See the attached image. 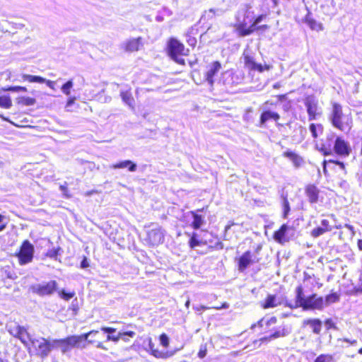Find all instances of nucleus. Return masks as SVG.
I'll return each mask as SVG.
<instances>
[{"mask_svg": "<svg viewBox=\"0 0 362 362\" xmlns=\"http://www.w3.org/2000/svg\"><path fill=\"white\" fill-rule=\"evenodd\" d=\"M216 14L215 8H209L205 11L201 16L197 23L192 25L185 33L186 42L192 49L195 48L197 44V37L199 35L201 39L202 36L212 28V20Z\"/></svg>", "mask_w": 362, "mask_h": 362, "instance_id": "1", "label": "nucleus"}, {"mask_svg": "<svg viewBox=\"0 0 362 362\" xmlns=\"http://www.w3.org/2000/svg\"><path fill=\"white\" fill-rule=\"evenodd\" d=\"M235 18L234 28L238 36H248L257 31V28H255L253 23L255 11L250 4H245L243 8L238 11Z\"/></svg>", "mask_w": 362, "mask_h": 362, "instance_id": "2", "label": "nucleus"}, {"mask_svg": "<svg viewBox=\"0 0 362 362\" xmlns=\"http://www.w3.org/2000/svg\"><path fill=\"white\" fill-rule=\"evenodd\" d=\"M99 334L98 330L93 329L87 333L81 335H71L64 339H55L54 343L56 349L60 347L62 353H66L74 347L79 346L80 344L83 340H87L90 344H96V346L99 349L107 350V348L103 345L101 341H98L95 339L88 340V337L91 335L96 336Z\"/></svg>", "mask_w": 362, "mask_h": 362, "instance_id": "3", "label": "nucleus"}, {"mask_svg": "<svg viewBox=\"0 0 362 362\" xmlns=\"http://www.w3.org/2000/svg\"><path fill=\"white\" fill-rule=\"evenodd\" d=\"M329 119L333 127L343 132H350L353 127L351 113L344 112L343 106L337 102L332 103Z\"/></svg>", "mask_w": 362, "mask_h": 362, "instance_id": "4", "label": "nucleus"}, {"mask_svg": "<svg viewBox=\"0 0 362 362\" xmlns=\"http://www.w3.org/2000/svg\"><path fill=\"white\" fill-rule=\"evenodd\" d=\"M277 322V318L276 317H272L269 320L264 322V318L260 319L256 323L253 324L251 326V328L253 329L256 327H259L260 328L264 327L265 325V332H271V334L267 336L260 339L262 341H270L272 339H278L281 337H284L289 334L291 332V329L284 324H282L274 328L272 326L276 325Z\"/></svg>", "mask_w": 362, "mask_h": 362, "instance_id": "5", "label": "nucleus"}, {"mask_svg": "<svg viewBox=\"0 0 362 362\" xmlns=\"http://www.w3.org/2000/svg\"><path fill=\"white\" fill-rule=\"evenodd\" d=\"M165 52L169 58L176 64L185 66L186 62L183 57L188 56L189 50L180 40L175 37H170L166 43Z\"/></svg>", "mask_w": 362, "mask_h": 362, "instance_id": "6", "label": "nucleus"}, {"mask_svg": "<svg viewBox=\"0 0 362 362\" xmlns=\"http://www.w3.org/2000/svg\"><path fill=\"white\" fill-rule=\"evenodd\" d=\"M30 342V346H27L28 352L33 353L40 358H47L49 353L56 349L54 339L49 340L45 337H40L38 339H32Z\"/></svg>", "mask_w": 362, "mask_h": 362, "instance_id": "7", "label": "nucleus"}, {"mask_svg": "<svg viewBox=\"0 0 362 362\" xmlns=\"http://www.w3.org/2000/svg\"><path fill=\"white\" fill-rule=\"evenodd\" d=\"M15 256L18 257L20 265L31 262L34 256V246L28 240H23Z\"/></svg>", "mask_w": 362, "mask_h": 362, "instance_id": "8", "label": "nucleus"}, {"mask_svg": "<svg viewBox=\"0 0 362 362\" xmlns=\"http://www.w3.org/2000/svg\"><path fill=\"white\" fill-rule=\"evenodd\" d=\"M308 119L315 120L322 115L321 108L318 105V101L313 95H308L304 100Z\"/></svg>", "mask_w": 362, "mask_h": 362, "instance_id": "9", "label": "nucleus"}, {"mask_svg": "<svg viewBox=\"0 0 362 362\" xmlns=\"http://www.w3.org/2000/svg\"><path fill=\"white\" fill-rule=\"evenodd\" d=\"M8 331L13 337L18 339L24 346H28L29 345L28 342L32 339H30V335L25 327L18 325L15 327H9Z\"/></svg>", "mask_w": 362, "mask_h": 362, "instance_id": "10", "label": "nucleus"}, {"mask_svg": "<svg viewBox=\"0 0 362 362\" xmlns=\"http://www.w3.org/2000/svg\"><path fill=\"white\" fill-rule=\"evenodd\" d=\"M57 289V283L54 280L49 281L44 284H37L32 286L33 292L41 296L51 295Z\"/></svg>", "mask_w": 362, "mask_h": 362, "instance_id": "11", "label": "nucleus"}, {"mask_svg": "<svg viewBox=\"0 0 362 362\" xmlns=\"http://www.w3.org/2000/svg\"><path fill=\"white\" fill-rule=\"evenodd\" d=\"M259 258L252 259L251 251L247 250L236 259L238 270L240 272H245L250 264L259 262Z\"/></svg>", "mask_w": 362, "mask_h": 362, "instance_id": "12", "label": "nucleus"}, {"mask_svg": "<svg viewBox=\"0 0 362 362\" xmlns=\"http://www.w3.org/2000/svg\"><path fill=\"white\" fill-rule=\"evenodd\" d=\"M351 153L349 143L341 136H336L333 146V154L341 157H347Z\"/></svg>", "mask_w": 362, "mask_h": 362, "instance_id": "13", "label": "nucleus"}, {"mask_svg": "<svg viewBox=\"0 0 362 362\" xmlns=\"http://www.w3.org/2000/svg\"><path fill=\"white\" fill-rule=\"evenodd\" d=\"M324 308V298L322 296H317L316 293H313L306 298V301L303 304V310H322Z\"/></svg>", "mask_w": 362, "mask_h": 362, "instance_id": "14", "label": "nucleus"}, {"mask_svg": "<svg viewBox=\"0 0 362 362\" xmlns=\"http://www.w3.org/2000/svg\"><path fill=\"white\" fill-rule=\"evenodd\" d=\"M245 66L250 71H257L262 73L264 71H269L272 69L269 64L262 65L255 62L254 58L249 54H244L243 56Z\"/></svg>", "mask_w": 362, "mask_h": 362, "instance_id": "15", "label": "nucleus"}, {"mask_svg": "<svg viewBox=\"0 0 362 362\" xmlns=\"http://www.w3.org/2000/svg\"><path fill=\"white\" fill-rule=\"evenodd\" d=\"M334 228H339L338 226H332L329 221L327 218L321 220V226H317L310 231V235L313 238H317L326 233L332 231Z\"/></svg>", "mask_w": 362, "mask_h": 362, "instance_id": "16", "label": "nucleus"}, {"mask_svg": "<svg viewBox=\"0 0 362 362\" xmlns=\"http://www.w3.org/2000/svg\"><path fill=\"white\" fill-rule=\"evenodd\" d=\"M163 240V233L159 228L151 229L147 233L146 241L150 246H157L161 244Z\"/></svg>", "mask_w": 362, "mask_h": 362, "instance_id": "17", "label": "nucleus"}, {"mask_svg": "<svg viewBox=\"0 0 362 362\" xmlns=\"http://www.w3.org/2000/svg\"><path fill=\"white\" fill-rule=\"evenodd\" d=\"M280 119L281 116L277 112L272 111L269 109L263 110L259 116V126H264L265 124L269 120H273L277 123Z\"/></svg>", "mask_w": 362, "mask_h": 362, "instance_id": "18", "label": "nucleus"}, {"mask_svg": "<svg viewBox=\"0 0 362 362\" xmlns=\"http://www.w3.org/2000/svg\"><path fill=\"white\" fill-rule=\"evenodd\" d=\"M335 138L336 136L334 134H328L327 135L325 141L321 144L319 151L324 156L333 155V146L334 145Z\"/></svg>", "mask_w": 362, "mask_h": 362, "instance_id": "19", "label": "nucleus"}, {"mask_svg": "<svg viewBox=\"0 0 362 362\" xmlns=\"http://www.w3.org/2000/svg\"><path fill=\"white\" fill-rule=\"evenodd\" d=\"M320 191L315 184H308L305 187V194L310 204L318 202Z\"/></svg>", "mask_w": 362, "mask_h": 362, "instance_id": "20", "label": "nucleus"}, {"mask_svg": "<svg viewBox=\"0 0 362 362\" xmlns=\"http://www.w3.org/2000/svg\"><path fill=\"white\" fill-rule=\"evenodd\" d=\"M143 45V39L141 37L136 38H130L127 40L122 45V48L125 52H134L140 49Z\"/></svg>", "mask_w": 362, "mask_h": 362, "instance_id": "21", "label": "nucleus"}, {"mask_svg": "<svg viewBox=\"0 0 362 362\" xmlns=\"http://www.w3.org/2000/svg\"><path fill=\"white\" fill-rule=\"evenodd\" d=\"M221 69V64L218 61H214L211 64L209 69L205 73V79L211 86L214 85V78Z\"/></svg>", "mask_w": 362, "mask_h": 362, "instance_id": "22", "label": "nucleus"}, {"mask_svg": "<svg viewBox=\"0 0 362 362\" xmlns=\"http://www.w3.org/2000/svg\"><path fill=\"white\" fill-rule=\"evenodd\" d=\"M282 156L288 158L296 168H300L304 164V158L291 150L284 151L282 153Z\"/></svg>", "mask_w": 362, "mask_h": 362, "instance_id": "23", "label": "nucleus"}, {"mask_svg": "<svg viewBox=\"0 0 362 362\" xmlns=\"http://www.w3.org/2000/svg\"><path fill=\"white\" fill-rule=\"evenodd\" d=\"M288 230V226L285 223L282 224L278 230L274 231L273 233L274 240L281 244L284 245L286 242H288L289 238L286 236V231Z\"/></svg>", "mask_w": 362, "mask_h": 362, "instance_id": "24", "label": "nucleus"}, {"mask_svg": "<svg viewBox=\"0 0 362 362\" xmlns=\"http://www.w3.org/2000/svg\"><path fill=\"white\" fill-rule=\"evenodd\" d=\"M203 210L204 208L199 209L197 211H190L189 212L193 218V221L191 223L190 226L194 230L199 229L201 226L204 223L203 216L198 214V212L203 211Z\"/></svg>", "mask_w": 362, "mask_h": 362, "instance_id": "25", "label": "nucleus"}, {"mask_svg": "<svg viewBox=\"0 0 362 362\" xmlns=\"http://www.w3.org/2000/svg\"><path fill=\"white\" fill-rule=\"evenodd\" d=\"M189 238L188 240V245L190 249L193 250L197 247L206 245V241L200 238L199 235L196 232H192L189 234Z\"/></svg>", "mask_w": 362, "mask_h": 362, "instance_id": "26", "label": "nucleus"}, {"mask_svg": "<svg viewBox=\"0 0 362 362\" xmlns=\"http://www.w3.org/2000/svg\"><path fill=\"white\" fill-rule=\"evenodd\" d=\"M303 325L304 326H310L312 328L313 332L319 334L322 329V322L320 319H306L303 320Z\"/></svg>", "mask_w": 362, "mask_h": 362, "instance_id": "27", "label": "nucleus"}, {"mask_svg": "<svg viewBox=\"0 0 362 362\" xmlns=\"http://www.w3.org/2000/svg\"><path fill=\"white\" fill-rule=\"evenodd\" d=\"M304 22L310 27V28L313 30L315 31H321L323 30V25L321 23L316 21L311 16L310 13H308L305 18Z\"/></svg>", "mask_w": 362, "mask_h": 362, "instance_id": "28", "label": "nucleus"}, {"mask_svg": "<svg viewBox=\"0 0 362 362\" xmlns=\"http://www.w3.org/2000/svg\"><path fill=\"white\" fill-rule=\"evenodd\" d=\"M281 303L276 300V298L275 295H268L264 301L260 303V306L263 309H269L272 308H275L280 305Z\"/></svg>", "mask_w": 362, "mask_h": 362, "instance_id": "29", "label": "nucleus"}, {"mask_svg": "<svg viewBox=\"0 0 362 362\" xmlns=\"http://www.w3.org/2000/svg\"><path fill=\"white\" fill-rule=\"evenodd\" d=\"M111 168L113 169L127 168L130 172H134L136 170V165L129 160H126L112 164Z\"/></svg>", "mask_w": 362, "mask_h": 362, "instance_id": "30", "label": "nucleus"}, {"mask_svg": "<svg viewBox=\"0 0 362 362\" xmlns=\"http://www.w3.org/2000/svg\"><path fill=\"white\" fill-rule=\"evenodd\" d=\"M330 164L338 165L340 168V169L342 170H345V165L343 162H341V161L337 160H332V159H330L328 160H325L322 163V165H323V173L325 176L329 175L328 167H329Z\"/></svg>", "mask_w": 362, "mask_h": 362, "instance_id": "31", "label": "nucleus"}, {"mask_svg": "<svg viewBox=\"0 0 362 362\" xmlns=\"http://www.w3.org/2000/svg\"><path fill=\"white\" fill-rule=\"evenodd\" d=\"M296 299H295V303L296 307H300L303 309V304L304 302L306 301V298H304L303 296V288L302 286H298L296 288Z\"/></svg>", "mask_w": 362, "mask_h": 362, "instance_id": "32", "label": "nucleus"}, {"mask_svg": "<svg viewBox=\"0 0 362 362\" xmlns=\"http://www.w3.org/2000/svg\"><path fill=\"white\" fill-rule=\"evenodd\" d=\"M16 100V103L21 106H31L36 103L35 98L29 96H18Z\"/></svg>", "mask_w": 362, "mask_h": 362, "instance_id": "33", "label": "nucleus"}, {"mask_svg": "<svg viewBox=\"0 0 362 362\" xmlns=\"http://www.w3.org/2000/svg\"><path fill=\"white\" fill-rule=\"evenodd\" d=\"M267 14L266 13H262L257 16H255L254 19V24L255 25V28H257V31H265L269 28V26L268 25H259L258 24L264 18H266Z\"/></svg>", "mask_w": 362, "mask_h": 362, "instance_id": "34", "label": "nucleus"}, {"mask_svg": "<svg viewBox=\"0 0 362 362\" xmlns=\"http://www.w3.org/2000/svg\"><path fill=\"white\" fill-rule=\"evenodd\" d=\"M309 130L312 134V136L314 139H317L319 135L322 134L324 130L323 126L321 124L311 123L309 125Z\"/></svg>", "mask_w": 362, "mask_h": 362, "instance_id": "35", "label": "nucleus"}, {"mask_svg": "<svg viewBox=\"0 0 362 362\" xmlns=\"http://www.w3.org/2000/svg\"><path fill=\"white\" fill-rule=\"evenodd\" d=\"M135 334H136V333L134 331L119 332V334L117 336H112L110 334L107 335L106 340L117 342L120 339V338H122L123 337L129 336L130 337H134L135 336Z\"/></svg>", "mask_w": 362, "mask_h": 362, "instance_id": "36", "label": "nucleus"}, {"mask_svg": "<svg viewBox=\"0 0 362 362\" xmlns=\"http://www.w3.org/2000/svg\"><path fill=\"white\" fill-rule=\"evenodd\" d=\"M281 198L283 208L282 217L286 219L288 218V214L290 213L291 206L288 199L287 198V194H282Z\"/></svg>", "mask_w": 362, "mask_h": 362, "instance_id": "37", "label": "nucleus"}, {"mask_svg": "<svg viewBox=\"0 0 362 362\" xmlns=\"http://www.w3.org/2000/svg\"><path fill=\"white\" fill-rule=\"evenodd\" d=\"M339 295L336 292L329 293L324 298V308L339 300Z\"/></svg>", "mask_w": 362, "mask_h": 362, "instance_id": "38", "label": "nucleus"}, {"mask_svg": "<svg viewBox=\"0 0 362 362\" xmlns=\"http://www.w3.org/2000/svg\"><path fill=\"white\" fill-rule=\"evenodd\" d=\"M22 78L24 81L29 83H42L45 81V78L40 76H33L30 74H23Z\"/></svg>", "mask_w": 362, "mask_h": 362, "instance_id": "39", "label": "nucleus"}, {"mask_svg": "<svg viewBox=\"0 0 362 362\" xmlns=\"http://www.w3.org/2000/svg\"><path fill=\"white\" fill-rule=\"evenodd\" d=\"M12 100L8 95H0V107L9 109L12 107Z\"/></svg>", "mask_w": 362, "mask_h": 362, "instance_id": "40", "label": "nucleus"}, {"mask_svg": "<svg viewBox=\"0 0 362 362\" xmlns=\"http://www.w3.org/2000/svg\"><path fill=\"white\" fill-rule=\"evenodd\" d=\"M122 100L129 106H132L134 103V98L129 90H124L120 93Z\"/></svg>", "mask_w": 362, "mask_h": 362, "instance_id": "41", "label": "nucleus"}, {"mask_svg": "<svg viewBox=\"0 0 362 362\" xmlns=\"http://www.w3.org/2000/svg\"><path fill=\"white\" fill-rule=\"evenodd\" d=\"M314 362H336V360L332 354H322L314 360Z\"/></svg>", "mask_w": 362, "mask_h": 362, "instance_id": "42", "label": "nucleus"}, {"mask_svg": "<svg viewBox=\"0 0 362 362\" xmlns=\"http://www.w3.org/2000/svg\"><path fill=\"white\" fill-rule=\"evenodd\" d=\"M59 296L66 300L69 301L70 299L73 298L76 296V292L74 291H66L64 289H62L58 292Z\"/></svg>", "mask_w": 362, "mask_h": 362, "instance_id": "43", "label": "nucleus"}, {"mask_svg": "<svg viewBox=\"0 0 362 362\" xmlns=\"http://www.w3.org/2000/svg\"><path fill=\"white\" fill-rule=\"evenodd\" d=\"M150 349L151 354L157 358H166L172 355V354H168L167 352L160 351L157 349H153L152 346H150Z\"/></svg>", "mask_w": 362, "mask_h": 362, "instance_id": "44", "label": "nucleus"}, {"mask_svg": "<svg viewBox=\"0 0 362 362\" xmlns=\"http://www.w3.org/2000/svg\"><path fill=\"white\" fill-rule=\"evenodd\" d=\"M59 250H60V247H57V248H54L52 250H49L45 254V257L56 259L57 257V256L59 255Z\"/></svg>", "mask_w": 362, "mask_h": 362, "instance_id": "45", "label": "nucleus"}, {"mask_svg": "<svg viewBox=\"0 0 362 362\" xmlns=\"http://www.w3.org/2000/svg\"><path fill=\"white\" fill-rule=\"evenodd\" d=\"M73 86V81L72 80H69L66 81L64 84L62 86V92L66 94V95H69L70 94V89Z\"/></svg>", "mask_w": 362, "mask_h": 362, "instance_id": "46", "label": "nucleus"}, {"mask_svg": "<svg viewBox=\"0 0 362 362\" xmlns=\"http://www.w3.org/2000/svg\"><path fill=\"white\" fill-rule=\"evenodd\" d=\"M6 91H11V92H27V88L25 86H9L6 88L4 89Z\"/></svg>", "mask_w": 362, "mask_h": 362, "instance_id": "47", "label": "nucleus"}, {"mask_svg": "<svg viewBox=\"0 0 362 362\" xmlns=\"http://www.w3.org/2000/svg\"><path fill=\"white\" fill-rule=\"evenodd\" d=\"M159 341H160V344L163 347L168 348L169 346V339L165 333H162L159 336Z\"/></svg>", "mask_w": 362, "mask_h": 362, "instance_id": "48", "label": "nucleus"}, {"mask_svg": "<svg viewBox=\"0 0 362 362\" xmlns=\"http://www.w3.org/2000/svg\"><path fill=\"white\" fill-rule=\"evenodd\" d=\"M275 98L277 99L278 102L283 103L285 101H287V105H288V109L291 106V101L288 100V93H284V94H279L275 96Z\"/></svg>", "mask_w": 362, "mask_h": 362, "instance_id": "49", "label": "nucleus"}, {"mask_svg": "<svg viewBox=\"0 0 362 362\" xmlns=\"http://www.w3.org/2000/svg\"><path fill=\"white\" fill-rule=\"evenodd\" d=\"M207 354V348L206 344H203L200 346V349L198 351L197 356L200 358H204Z\"/></svg>", "mask_w": 362, "mask_h": 362, "instance_id": "50", "label": "nucleus"}, {"mask_svg": "<svg viewBox=\"0 0 362 362\" xmlns=\"http://www.w3.org/2000/svg\"><path fill=\"white\" fill-rule=\"evenodd\" d=\"M59 189L63 192V194L66 198L71 197V194L69 192V189H68L66 183H65L64 185H61L59 186Z\"/></svg>", "mask_w": 362, "mask_h": 362, "instance_id": "51", "label": "nucleus"}, {"mask_svg": "<svg viewBox=\"0 0 362 362\" xmlns=\"http://www.w3.org/2000/svg\"><path fill=\"white\" fill-rule=\"evenodd\" d=\"M325 323L327 329H336L335 323L331 318L326 319Z\"/></svg>", "mask_w": 362, "mask_h": 362, "instance_id": "52", "label": "nucleus"}, {"mask_svg": "<svg viewBox=\"0 0 362 362\" xmlns=\"http://www.w3.org/2000/svg\"><path fill=\"white\" fill-rule=\"evenodd\" d=\"M210 249L222 250L223 248V244L221 240H218L214 245L209 246Z\"/></svg>", "mask_w": 362, "mask_h": 362, "instance_id": "53", "label": "nucleus"}, {"mask_svg": "<svg viewBox=\"0 0 362 362\" xmlns=\"http://www.w3.org/2000/svg\"><path fill=\"white\" fill-rule=\"evenodd\" d=\"M100 330L105 333H112L116 332V328L111 327H102Z\"/></svg>", "mask_w": 362, "mask_h": 362, "instance_id": "54", "label": "nucleus"}, {"mask_svg": "<svg viewBox=\"0 0 362 362\" xmlns=\"http://www.w3.org/2000/svg\"><path fill=\"white\" fill-rule=\"evenodd\" d=\"M45 83H46V85L50 88L52 90H54L55 89V84H56V82L54 81H51V80H47L45 79V81H44Z\"/></svg>", "mask_w": 362, "mask_h": 362, "instance_id": "55", "label": "nucleus"}, {"mask_svg": "<svg viewBox=\"0 0 362 362\" xmlns=\"http://www.w3.org/2000/svg\"><path fill=\"white\" fill-rule=\"evenodd\" d=\"M89 267V263L88 262V259L86 256L83 257V259L81 262V267L83 269H86Z\"/></svg>", "mask_w": 362, "mask_h": 362, "instance_id": "56", "label": "nucleus"}, {"mask_svg": "<svg viewBox=\"0 0 362 362\" xmlns=\"http://www.w3.org/2000/svg\"><path fill=\"white\" fill-rule=\"evenodd\" d=\"M343 341L350 344L351 345H354L357 344V341L356 339L351 340L348 338H344Z\"/></svg>", "mask_w": 362, "mask_h": 362, "instance_id": "57", "label": "nucleus"}, {"mask_svg": "<svg viewBox=\"0 0 362 362\" xmlns=\"http://www.w3.org/2000/svg\"><path fill=\"white\" fill-rule=\"evenodd\" d=\"M194 309L197 311H200V310H207V309H209V308L206 306H204V305H200L199 307H196Z\"/></svg>", "mask_w": 362, "mask_h": 362, "instance_id": "58", "label": "nucleus"}, {"mask_svg": "<svg viewBox=\"0 0 362 362\" xmlns=\"http://www.w3.org/2000/svg\"><path fill=\"white\" fill-rule=\"evenodd\" d=\"M228 307V304L227 303H223L221 306L215 307L214 308L216 310H219L221 308H227Z\"/></svg>", "mask_w": 362, "mask_h": 362, "instance_id": "59", "label": "nucleus"}, {"mask_svg": "<svg viewBox=\"0 0 362 362\" xmlns=\"http://www.w3.org/2000/svg\"><path fill=\"white\" fill-rule=\"evenodd\" d=\"M264 104L265 105H271V106L276 105V103H273V102H271L270 100H267V101H265Z\"/></svg>", "mask_w": 362, "mask_h": 362, "instance_id": "60", "label": "nucleus"}, {"mask_svg": "<svg viewBox=\"0 0 362 362\" xmlns=\"http://www.w3.org/2000/svg\"><path fill=\"white\" fill-rule=\"evenodd\" d=\"M357 245L359 250H362V240L360 239L357 241Z\"/></svg>", "mask_w": 362, "mask_h": 362, "instance_id": "61", "label": "nucleus"}, {"mask_svg": "<svg viewBox=\"0 0 362 362\" xmlns=\"http://www.w3.org/2000/svg\"><path fill=\"white\" fill-rule=\"evenodd\" d=\"M233 225H234V223H231L228 224L227 226H226V227H225V231H226V232H227V231L230 228V227H231L232 226H233Z\"/></svg>", "mask_w": 362, "mask_h": 362, "instance_id": "62", "label": "nucleus"}, {"mask_svg": "<svg viewBox=\"0 0 362 362\" xmlns=\"http://www.w3.org/2000/svg\"><path fill=\"white\" fill-rule=\"evenodd\" d=\"M6 223L0 224V231L4 230L6 228Z\"/></svg>", "mask_w": 362, "mask_h": 362, "instance_id": "63", "label": "nucleus"}, {"mask_svg": "<svg viewBox=\"0 0 362 362\" xmlns=\"http://www.w3.org/2000/svg\"><path fill=\"white\" fill-rule=\"evenodd\" d=\"M280 84L279 83H276L273 85V88H275V89H277V88H280Z\"/></svg>", "mask_w": 362, "mask_h": 362, "instance_id": "64", "label": "nucleus"}]
</instances>
